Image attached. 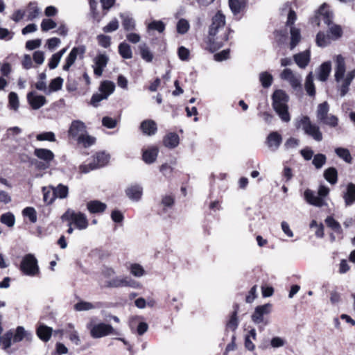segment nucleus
I'll return each mask as SVG.
<instances>
[{
    "label": "nucleus",
    "instance_id": "1",
    "mask_svg": "<svg viewBox=\"0 0 355 355\" xmlns=\"http://www.w3.org/2000/svg\"><path fill=\"white\" fill-rule=\"evenodd\" d=\"M225 16L218 10L212 17L208 31L207 42L212 51L221 48L229 39V33L232 30L228 28L227 32L225 31Z\"/></svg>",
    "mask_w": 355,
    "mask_h": 355
},
{
    "label": "nucleus",
    "instance_id": "2",
    "mask_svg": "<svg viewBox=\"0 0 355 355\" xmlns=\"http://www.w3.org/2000/svg\"><path fill=\"white\" fill-rule=\"evenodd\" d=\"M272 107L282 121L284 122L290 121L291 116L288 106L289 97L286 93L282 89H277L272 94Z\"/></svg>",
    "mask_w": 355,
    "mask_h": 355
},
{
    "label": "nucleus",
    "instance_id": "3",
    "mask_svg": "<svg viewBox=\"0 0 355 355\" xmlns=\"http://www.w3.org/2000/svg\"><path fill=\"white\" fill-rule=\"evenodd\" d=\"M295 127L297 129H302L305 135L312 137L316 141H321L323 139L320 127L313 123L308 116H303L298 120L296 122Z\"/></svg>",
    "mask_w": 355,
    "mask_h": 355
},
{
    "label": "nucleus",
    "instance_id": "4",
    "mask_svg": "<svg viewBox=\"0 0 355 355\" xmlns=\"http://www.w3.org/2000/svg\"><path fill=\"white\" fill-rule=\"evenodd\" d=\"M87 328L89 330L90 336L93 338H101L110 334L120 335V333L114 329L111 324L104 322L93 324L92 322L87 324Z\"/></svg>",
    "mask_w": 355,
    "mask_h": 355
},
{
    "label": "nucleus",
    "instance_id": "5",
    "mask_svg": "<svg viewBox=\"0 0 355 355\" xmlns=\"http://www.w3.org/2000/svg\"><path fill=\"white\" fill-rule=\"evenodd\" d=\"M62 220H67L74 224L76 227L80 230H85L89 225L88 220L85 214L68 209L62 216Z\"/></svg>",
    "mask_w": 355,
    "mask_h": 355
},
{
    "label": "nucleus",
    "instance_id": "6",
    "mask_svg": "<svg viewBox=\"0 0 355 355\" xmlns=\"http://www.w3.org/2000/svg\"><path fill=\"white\" fill-rule=\"evenodd\" d=\"M20 270L27 276H35L40 272L37 260L33 254H26L21 262Z\"/></svg>",
    "mask_w": 355,
    "mask_h": 355
},
{
    "label": "nucleus",
    "instance_id": "7",
    "mask_svg": "<svg viewBox=\"0 0 355 355\" xmlns=\"http://www.w3.org/2000/svg\"><path fill=\"white\" fill-rule=\"evenodd\" d=\"M334 15L329 10V6L323 3L315 13V17L312 19L311 23L320 26L323 22L327 26H329L333 22Z\"/></svg>",
    "mask_w": 355,
    "mask_h": 355
},
{
    "label": "nucleus",
    "instance_id": "8",
    "mask_svg": "<svg viewBox=\"0 0 355 355\" xmlns=\"http://www.w3.org/2000/svg\"><path fill=\"white\" fill-rule=\"evenodd\" d=\"M34 155L39 159L43 161L38 164L40 169H46L49 167L50 163L54 159L55 155L52 150L47 148H36L34 150Z\"/></svg>",
    "mask_w": 355,
    "mask_h": 355
},
{
    "label": "nucleus",
    "instance_id": "9",
    "mask_svg": "<svg viewBox=\"0 0 355 355\" xmlns=\"http://www.w3.org/2000/svg\"><path fill=\"white\" fill-rule=\"evenodd\" d=\"M85 51L86 47L85 45L73 47L66 58L62 69L66 71H69L70 67L74 64L78 55H79L80 58H83Z\"/></svg>",
    "mask_w": 355,
    "mask_h": 355
},
{
    "label": "nucleus",
    "instance_id": "10",
    "mask_svg": "<svg viewBox=\"0 0 355 355\" xmlns=\"http://www.w3.org/2000/svg\"><path fill=\"white\" fill-rule=\"evenodd\" d=\"M85 51L86 47L85 45L73 47L66 58L62 69L66 71H69L70 67L74 64L78 55H79L80 58H83Z\"/></svg>",
    "mask_w": 355,
    "mask_h": 355
},
{
    "label": "nucleus",
    "instance_id": "11",
    "mask_svg": "<svg viewBox=\"0 0 355 355\" xmlns=\"http://www.w3.org/2000/svg\"><path fill=\"white\" fill-rule=\"evenodd\" d=\"M106 286L108 288H119L127 286L137 288V283L128 277H115L112 279L106 282Z\"/></svg>",
    "mask_w": 355,
    "mask_h": 355
},
{
    "label": "nucleus",
    "instance_id": "12",
    "mask_svg": "<svg viewBox=\"0 0 355 355\" xmlns=\"http://www.w3.org/2000/svg\"><path fill=\"white\" fill-rule=\"evenodd\" d=\"M87 133V128L84 122L80 120H74L71 122L68 130V135L71 138H78L79 135Z\"/></svg>",
    "mask_w": 355,
    "mask_h": 355
},
{
    "label": "nucleus",
    "instance_id": "13",
    "mask_svg": "<svg viewBox=\"0 0 355 355\" xmlns=\"http://www.w3.org/2000/svg\"><path fill=\"white\" fill-rule=\"evenodd\" d=\"M270 311L271 304L269 303L261 306H257L255 308L254 311L251 316L252 320L255 324H260L261 322H263V315L270 313Z\"/></svg>",
    "mask_w": 355,
    "mask_h": 355
},
{
    "label": "nucleus",
    "instance_id": "14",
    "mask_svg": "<svg viewBox=\"0 0 355 355\" xmlns=\"http://www.w3.org/2000/svg\"><path fill=\"white\" fill-rule=\"evenodd\" d=\"M109 61V58L107 55L105 53L103 54H98L96 55V57L94 59V74L100 77L103 74V71L106 67L107 63Z\"/></svg>",
    "mask_w": 355,
    "mask_h": 355
},
{
    "label": "nucleus",
    "instance_id": "15",
    "mask_svg": "<svg viewBox=\"0 0 355 355\" xmlns=\"http://www.w3.org/2000/svg\"><path fill=\"white\" fill-rule=\"evenodd\" d=\"M282 143V137L277 131L271 132L266 137V144L271 151H276Z\"/></svg>",
    "mask_w": 355,
    "mask_h": 355
},
{
    "label": "nucleus",
    "instance_id": "16",
    "mask_svg": "<svg viewBox=\"0 0 355 355\" xmlns=\"http://www.w3.org/2000/svg\"><path fill=\"white\" fill-rule=\"evenodd\" d=\"M27 101L33 110L40 109L46 103V98L44 96L37 95L34 92L28 93Z\"/></svg>",
    "mask_w": 355,
    "mask_h": 355
},
{
    "label": "nucleus",
    "instance_id": "17",
    "mask_svg": "<svg viewBox=\"0 0 355 355\" xmlns=\"http://www.w3.org/2000/svg\"><path fill=\"white\" fill-rule=\"evenodd\" d=\"M119 17L121 19L122 26L125 31H133L136 28V21L129 12H121Z\"/></svg>",
    "mask_w": 355,
    "mask_h": 355
},
{
    "label": "nucleus",
    "instance_id": "18",
    "mask_svg": "<svg viewBox=\"0 0 355 355\" xmlns=\"http://www.w3.org/2000/svg\"><path fill=\"white\" fill-rule=\"evenodd\" d=\"M296 64L301 69H305L311 60V52L309 49L293 55Z\"/></svg>",
    "mask_w": 355,
    "mask_h": 355
},
{
    "label": "nucleus",
    "instance_id": "19",
    "mask_svg": "<svg viewBox=\"0 0 355 355\" xmlns=\"http://www.w3.org/2000/svg\"><path fill=\"white\" fill-rule=\"evenodd\" d=\"M126 196L132 201H139L143 194V188L139 184H132L125 189Z\"/></svg>",
    "mask_w": 355,
    "mask_h": 355
},
{
    "label": "nucleus",
    "instance_id": "20",
    "mask_svg": "<svg viewBox=\"0 0 355 355\" xmlns=\"http://www.w3.org/2000/svg\"><path fill=\"white\" fill-rule=\"evenodd\" d=\"M355 78V69L349 71L343 78V83L338 86L340 97H344L349 92V87Z\"/></svg>",
    "mask_w": 355,
    "mask_h": 355
},
{
    "label": "nucleus",
    "instance_id": "21",
    "mask_svg": "<svg viewBox=\"0 0 355 355\" xmlns=\"http://www.w3.org/2000/svg\"><path fill=\"white\" fill-rule=\"evenodd\" d=\"M304 196L306 201L311 205L322 207L325 205L323 198L316 196L315 193L309 189L305 190Z\"/></svg>",
    "mask_w": 355,
    "mask_h": 355
},
{
    "label": "nucleus",
    "instance_id": "22",
    "mask_svg": "<svg viewBox=\"0 0 355 355\" xmlns=\"http://www.w3.org/2000/svg\"><path fill=\"white\" fill-rule=\"evenodd\" d=\"M345 73V62L343 57L338 55L336 58V65L335 69V80L339 83L344 78Z\"/></svg>",
    "mask_w": 355,
    "mask_h": 355
},
{
    "label": "nucleus",
    "instance_id": "23",
    "mask_svg": "<svg viewBox=\"0 0 355 355\" xmlns=\"http://www.w3.org/2000/svg\"><path fill=\"white\" fill-rule=\"evenodd\" d=\"M103 307V303L97 302L92 303L86 301L80 300L74 305V309L76 311H85L95 309H100Z\"/></svg>",
    "mask_w": 355,
    "mask_h": 355
},
{
    "label": "nucleus",
    "instance_id": "24",
    "mask_svg": "<svg viewBox=\"0 0 355 355\" xmlns=\"http://www.w3.org/2000/svg\"><path fill=\"white\" fill-rule=\"evenodd\" d=\"M106 208V204L98 200H90L87 203V209L91 214H101Z\"/></svg>",
    "mask_w": 355,
    "mask_h": 355
},
{
    "label": "nucleus",
    "instance_id": "25",
    "mask_svg": "<svg viewBox=\"0 0 355 355\" xmlns=\"http://www.w3.org/2000/svg\"><path fill=\"white\" fill-rule=\"evenodd\" d=\"M140 129L144 135L151 136L156 133L157 128L154 121L147 119L141 122Z\"/></svg>",
    "mask_w": 355,
    "mask_h": 355
},
{
    "label": "nucleus",
    "instance_id": "26",
    "mask_svg": "<svg viewBox=\"0 0 355 355\" xmlns=\"http://www.w3.org/2000/svg\"><path fill=\"white\" fill-rule=\"evenodd\" d=\"M24 338L27 341H31L33 338V335L31 333L26 331L23 327L19 326L17 327L15 334H13V342L19 343Z\"/></svg>",
    "mask_w": 355,
    "mask_h": 355
},
{
    "label": "nucleus",
    "instance_id": "27",
    "mask_svg": "<svg viewBox=\"0 0 355 355\" xmlns=\"http://www.w3.org/2000/svg\"><path fill=\"white\" fill-rule=\"evenodd\" d=\"M343 198L346 206H350L355 202V184L349 183L347 184Z\"/></svg>",
    "mask_w": 355,
    "mask_h": 355
},
{
    "label": "nucleus",
    "instance_id": "28",
    "mask_svg": "<svg viewBox=\"0 0 355 355\" xmlns=\"http://www.w3.org/2000/svg\"><path fill=\"white\" fill-rule=\"evenodd\" d=\"M163 143L168 148H175L180 143L179 136L175 132H170L164 137Z\"/></svg>",
    "mask_w": 355,
    "mask_h": 355
},
{
    "label": "nucleus",
    "instance_id": "29",
    "mask_svg": "<svg viewBox=\"0 0 355 355\" xmlns=\"http://www.w3.org/2000/svg\"><path fill=\"white\" fill-rule=\"evenodd\" d=\"M52 332V328L45 324H40L37 329V336L44 342H47L50 340Z\"/></svg>",
    "mask_w": 355,
    "mask_h": 355
},
{
    "label": "nucleus",
    "instance_id": "30",
    "mask_svg": "<svg viewBox=\"0 0 355 355\" xmlns=\"http://www.w3.org/2000/svg\"><path fill=\"white\" fill-rule=\"evenodd\" d=\"M157 155L158 148L157 147H151L148 149L144 150L142 155L143 160L146 164H152L156 160Z\"/></svg>",
    "mask_w": 355,
    "mask_h": 355
},
{
    "label": "nucleus",
    "instance_id": "31",
    "mask_svg": "<svg viewBox=\"0 0 355 355\" xmlns=\"http://www.w3.org/2000/svg\"><path fill=\"white\" fill-rule=\"evenodd\" d=\"M331 70V64L330 62H323L319 69L318 74V79L322 82H324L327 80L329 73Z\"/></svg>",
    "mask_w": 355,
    "mask_h": 355
},
{
    "label": "nucleus",
    "instance_id": "32",
    "mask_svg": "<svg viewBox=\"0 0 355 355\" xmlns=\"http://www.w3.org/2000/svg\"><path fill=\"white\" fill-rule=\"evenodd\" d=\"M55 199L58 198L60 199H64L68 196L69 187L62 184H59L56 187H51Z\"/></svg>",
    "mask_w": 355,
    "mask_h": 355
},
{
    "label": "nucleus",
    "instance_id": "33",
    "mask_svg": "<svg viewBox=\"0 0 355 355\" xmlns=\"http://www.w3.org/2000/svg\"><path fill=\"white\" fill-rule=\"evenodd\" d=\"M115 89V84L110 80H104L101 82L99 86V91L101 94L106 96L107 98L112 94Z\"/></svg>",
    "mask_w": 355,
    "mask_h": 355
},
{
    "label": "nucleus",
    "instance_id": "34",
    "mask_svg": "<svg viewBox=\"0 0 355 355\" xmlns=\"http://www.w3.org/2000/svg\"><path fill=\"white\" fill-rule=\"evenodd\" d=\"M329 111V106L327 101H324L318 105L316 111V117L318 121L320 123L324 120V118L328 115Z\"/></svg>",
    "mask_w": 355,
    "mask_h": 355
},
{
    "label": "nucleus",
    "instance_id": "35",
    "mask_svg": "<svg viewBox=\"0 0 355 355\" xmlns=\"http://www.w3.org/2000/svg\"><path fill=\"white\" fill-rule=\"evenodd\" d=\"M234 310L232 312L230 320H228V322L226 324V328L227 329H230L233 331H234L237 329V327L239 326V320H238V318H237V313H238V310H239V305L238 304H235L234 306Z\"/></svg>",
    "mask_w": 355,
    "mask_h": 355
},
{
    "label": "nucleus",
    "instance_id": "36",
    "mask_svg": "<svg viewBox=\"0 0 355 355\" xmlns=\"http://www.w3.org/2000/svg\"><path fill=\"white\" fill-rule=\"evenodd\" d=\"M324 178L331 184H335L338 181V171L334 167H329L324 171Z\"/></svg>",
    "mask_w": 355,
    "mask_h": 355
},
{
    "label": "nucleus",
    "instance_id": "37",
    "mask_svg": "<svg viewBox=\"0 0 355 355\" xmlns=\"http://www.w3.org/2000/svg\"><path fill=\"white\" fill-rule=\"evenodd\" d=\"M290 33H291L290 49L293 50L295 48V46L300 42L301 35H300V30L295 27H291Z\"/></svg>",
    "mask_w": 355,
    "mask_h": 355
},
{
    "label": "nucleus",
    "instance_id": "38",
    "mask_svg": "<svg viewBox=\"0 0 355 355\" xmlns=\"http://www.w3.org/2000/svg\"><path fill=\"white\" fill-rule=\"evenodd\" d=\"M77 142L78 144H82L85 148H89L95 144L96 138L85 133L79 135L77 138Z\"/></svg>",
    "mask_w": 355,
    "mask_h": 355
},
{
    "label": "nucleus",
    "instance_id": "39",
    "mask_svg": "<svg viewBox=\"0 0 355 355\" xmlns=\"http://www.w3.org/2000/svg\"><path fill=\"white\" fill-rule=\"evenodd\" d=\"M119 53L124 59H130L132 58V51L130 46L123 42L119 45Z\"/></svg>",
    "mask_w": 355,
    "mask_h": 355
},
{
    "label": "nucleus",
    "instance_id": "40",
    "mask_svg": "<svg viewBox=\"0 0 355 355\" xmlns=\"http://www.w3.org/2000/svg\"><path fill=\"white\" fill-rule=\"evenodd\" d=\"M141 58L147 62H150L153 59V54L146 44L143 43L139 46Z\"/></svg>",
    "mask_w": 355,
    "mask_h": 355
},
{
    "label": "nucleus",
    "instance_id": "41",
    "mask_svg": "<svg viewBox=\"0 0 355 355\" xmlns=\"http://www.w3.org/2000/svg\"><path fill=\"white\" fill-rule=\"evenodd\" d=\"M28 19L31 20V21L37 18L41 12L40 8L37 6V3L35 1L30 2L28 3Z\"/></svg>",
    "mask_w": 355,
    "mask_h": 355
},
{
    "label": "nucleus",
    "instance_id": "42",
    "mask_svg": "<svg viewBox=\"0 0 355 355\" xmlns=\"http://www.w3.org/2000/svg\"><path fill=\"white\" fill-rule=\"evenodd\" d=\"M305 89L308 95L310 96H314L315 94V89L313 83V77L312 72H310L306 78L305 81Z\"/></svg>",
    "mask_w": 355,
    "mask_h": 355
},
{
    "label": "nucleus",
    "instance_id": "43",
    "mask_svg": "<svg viewBox=\"0 0 355 355\" xmlns=\"http://www.w3.org/2000/svg\"><path fill=\"white\" fill-rule=\"evenodd\" d=\"M110 156L104 152L98 153L96 155L94 162L96 166V168L105 166L109 161Z\"/></svg>",
    "mask_w": 355,
    "mask_h": 355
},
{
    "label": "nucleus",
    "instance_id": "44",
    "mask_svg": "<svg viewBox=\"0 0 355 355\" xmlns=\"http://www.w3.org/2000/svg\"><path fill=\"white\" fill-rule=\"evenodd\" d=\"M273 77L268 71H263L259 73V81L264 88H268L272 83Z\"/></svg>",
    "mask_w": 355,
    "mask_h": 355
},
{
    "label": "nucleus",
    "instance_id": "45",
    "mask_svg": "<svg viewBox=\"0 0 355 355\" xmlns=\"http://www.w3.org/2000/svg\"><path fill=\"white\" fill-rule=\"evenodd\" d=\"M19 107V97L17 93L10 92L8 94V107L14 111H17Z\"/></svg>",
    "mask_w": 355,
    "mask_h": 355
},
{
    "label": "nucleus",
    "instance_id": "46",
    "mask_svg": "<svg viewBox=\"0 0 355 355\" xmlns=\"http://www.w3.org/2000/svg\"><path fill=\"white\" fill-rule=\"evenodd\" d=\"M63 79L61 77H57L53 80H51L48 92H46V94H49L53 92H57L62 89L63 84Z\"/></svg>",
    "mask_w": 355,
    "mask_h": 355
},
{
    "label": "nucleus",
    "instance_id": "47",
    "mask_svg": "<svg viewBox=\"0 0 355 355\" xmlns=\"http://www.w3.org/2000/svg\"><path fill=\"white\" fill-rule=\"evenodd\" d=\"M336 154L342 159L347 163L352 162V156L349 150L347 148L338 147L335 149Z\"/></svg>",
    "mask_w": 355,
    "mask_h": 355
},
{
    "label": "nucleus",
    "instance_id": "48",
    "mask_svg": "<svg viewBox=\"0 0 355 355\" xmlns=\"http://www.w3.org/2000/svg\"><path fill=\"white\" fill-rule=\"evenodd\" d=\"M326 225L333 230L336 233L342 234L343 230L340 223L336 220L332 216H327L325 219Z\"/></svg>",
    "mask_w": 355,
    "mask_h": 355
},
{
    "label": "nucleus",
    "instance_id": "49",
    "mask_svg": "<svg viewBox=\"0 0 355 355\" xmlns=\"http://www.w3.org/2000/svg\"><path fill=\"white\" fill-rule=\"evenodd\" d=\"M0 221L8 227H12L15 223V217L12 213L6 212L1 216Z\"/></svg>",
    "mask_w": 355,
    "mask_h": 355
},
{
    "label": "nucleus",
    "instance_id": "50",
    "mask_svg": "<svg viewBox=\"0 0 355 355\" xmlns=\"http://www.w3.org/2000/svg\"><path fill=\"white\" fill-rule=\"evenodd\" d=\"M22 215L24 217L28 218L31 223H35L37 222V212L35 208L32 207H27L22 211Z\"/></svg>",
    "mask_w": 355,
    "mask_h": 355
},
{
    "label": "nucleus",
    "instance_id": "51",
    "mask_svg": "<svg viewBox=\"0 0 355 355\" xmlns=\"http://www.w3.org/2000/svg\"><path fill=\"white\" fill-rule=\"evenodd\" d=\"M190 28V24L189 21L185 19H180L176 25V30L178 33L180 35L186 34Z\"/></svg>",
    "mask_w": 355,
    "mask_h": 355
},
{
    "label": "nucleus",
    "instance_id": "52",
    "mask_svg": "<svg viewBox=\"0 0 355 355\" xmlns=\"http://www.w3.org/2000/svg\"><path fill=\"white\" fill-rule=\"evenodd\" d=\"M327 162V157L322 153H318L313 156L312 164L316 169L321 168Z\"/></svg>",
    "mask_w": 355,
    "mask_h": 355
},
{
    "label": "nucleus",
    "instance_id": "53",
    "mask_svg": "<svg viewBox=\"0 0 355 355\" xmlns=\"http://www.w3.org/2000/svg\"><path fill=\"white\" fill-rule=\"evenodd\" d=\"M12 339H13V332L10 330L7 331L1 338L3 349L7 350L12 345Z\"/></svg>",
    "mask_w": 355,
    "mask_h": 355
},
{
    "label": "nucleus",
    "instance_id": "54",
    "mask_svg": "<svg viewBox=\"0 0 355 355\" xmlns=\"http://www.w3.org/2000/svg\"><path fill=\"white\" fill-rule=\"evenodd\" d=\"M36 139L37 141H48L53 142L56 141L55 135L53 132H44L36 135Z\"/></svg>",
    "mask_w": 355,
    "mask_h": 355
},
{
    "label": "nucleus",
    "instance_id": "55",
    "mask_svg": "<svg viewBox=\"0 0 355 355\" xmlns=\"http://www.w3.org/2000/svg\"><path fill=\"white\" fill-rule=\"evenodd\" d=\"M148 30L157 31L162 33L165 30V24L160 20H153L148 25Z\"/></svg>",
    "mask_w": 355,
    "mask_h": 355
},
{
    "label": "nucleus",
    "instance_id": "56",
    "mask_svg": "<svg viewBox=\"0 0 355 355\" xmlns=\"http://www.w3.org/2000/svg\"><path fill=\"white\" fill-rule=\"evenodd\" d=\"M329 33L334 40H336L342 36L343 31L340 26L333 24L332 23L329 26Z\"/></svg>",
    "mask_w": 355,
    "mask_h": 355
},
{
    "label": "nucleus",
    "instance_id": "57",
    "mask_svg": "<svg viewBox=\"0 0 355 355\" xmlns=\"http://www.w3.org/2000/svg\"><path fill=\"white\" fill-rule=\"evenodd\" d=\"M57 26V24L51 19H44L41 23V28L44 32L49 31Z\"/></svg>",
    "mask_w": 355,
    "mask_h": 355
},
{
    "label": "nucleus",
    "instance_id": "58",
    "mask_svg": "<svg viewBox=\"0 0 355 355\" xmlns=\"http://www.w3.org/2000/svg\"><path fill=\"white\" fill-rule=\"evenodd\" d=\"M42 193L43 200L46 205L52 204L55 200L53 191L51 192L49 189H47L46 187L42 188Z\"/></svg>",
    "mask_w": 355,
    "mask_h": 355
},
{
    "label": "nucleus",
    "instance_id": "59",
    "mask_svg": "<svg viewBox=\"0 0 355 355\" xmlns=\"http://www.w3.org/2000/svg\"><path fill=\"white\" fill-rule=\"evenodd\" d=\"M329 38L323 32H319L316 35V44L321 47L327 46L329 44Z\"/></svg>",
    "mask_w": 355,
    "mask_h": 355
},
{
    "label": "nucleus",
    "instance_id": "60",
    "mask_svg": "<svg viewBox=\"0 0 355 355\" xmlns=\"http://www.w3.org/2000/svg\"><path fill=\"white\" fill-rule=\"evenodd\" d=\"M119 24L116 18H114L110 21L107 25L103 28L104 33H112L116 31L119 28Z\"/></svg>",
    "mask_w": 355,
    "mask_h": 355
},
{
    "label": "nucleus",
    "instance_id": "61",
    "mask_svg": "<svg viewBox=\"0 0 355 355\" xmlns=\"http://www.w3.org/2000/svg\"><path fill=\"white\" fill-rule=\"evenodd\" d=\"M338 118L334 115H327L324 120L320 123L324 125L334 128L338 125Z\"/></svg>",
    "mask_w": 355,
    "mask_h": 355
},
{
    "label": "nucleus",
    "instance_id": "62",
    "mask_svg": "<svg viewBox=\"0 0 355 355\" xmlns=\"http://www.w3.org/2000/svg\"><path fill=\"white\" fill-rule=\"evenodd\" d=\"M97 1L96 0H89V6L92 15V17L99 22L101 20V17L99 15V13L97 11Z\"/></svg>",
    "mask_w": 355,
    "mask_h": 355
},
{
    "label": "nucleus",
    "instance_id": "63",
    "mask_svg": "<svg viewBox=\"0 0 355 355\" xmlns=\"http://www.w3.org/2000/svg\"><path fill=\"white\" fill-rule=\"evenodd\" d=\"M107 98L106 97L105 95H104L103 94H98V93H96V94H94L91 98V101H90V104L94 107H98L99 105V103L104 100V99H107Z\"/></svg>",
    "mask_w": 355,
    "mask_h": 355
},
{
    "label": "nucleus",
    "instance_id": "64",
    "mask_svg": "<svg viewBox=\"0 0 355 355\" xmlns=\"http://www.w3.org/2000/svg\"><path fill=\"white\" fill-rule=\"evenodd\" d=\"M229 6L234 15L241 12V3L239 0H229Z\"/></svg>",
    "mask_w": 355,
    "mask_h": 355
}]
</instances>
